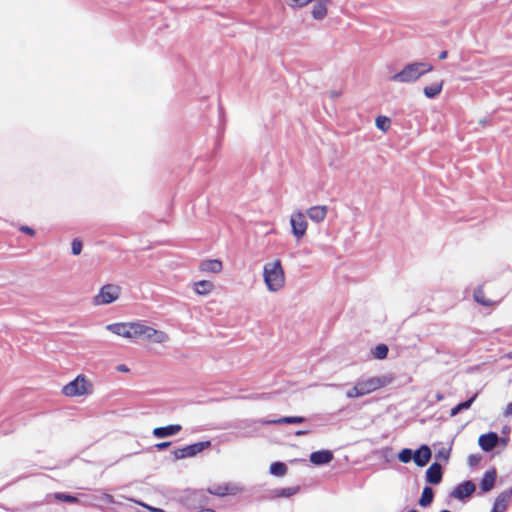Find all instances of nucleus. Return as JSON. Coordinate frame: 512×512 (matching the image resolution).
<instances>
[{
  "instance_id": "obj_22",
  "label": "nucleus",
  "mask_w": 512,
  "mask_h": 512,
  "mask_svg": "<svg viewBox=\"0 0 512 512\" xmlns=\"http://www.w3.org/2000/svg\"><path fill=\"white\" fill-rule=\"evenodd\" d=\"M496 480V472L495 470H489L487 471L481 480L480 487L483 492L490 491L495 484Z\"/></svg>"
},
{
  "instance_id": "obj_14",
  "label": "nucleus",
  "mask_w": 512,
  "mask_h": 512,
  "mask_svg": "<svg viewBox=\"0 0 512 512\" xmlns=\"http://www.w3.org/2000/svg\"><path fill=\"white\" fill-rule=\"evenodd\" d=\"M182 430L179 424H171L164 427H156L152 431V435L157 439L167 438L177 435Z\"/></svg>"
},
{
  "instance_id": "obj_10",
  "label": "nucleus",
  "mask_w": 512,
  "mask_h": 512,
  "mask_svg": "<svg viewBox=\"0 0 512 512\" xmlns=\"http://www.w3.org/2000/svg\"><path fill=\"white\" fill-rule=\"evenodd\" d=\"M290 224L292 227V233L297 239H300L305 235L307 230V221L302 212L297 211L292 213L290 217Z\"/></svg>"
},
{
  "instance_id": "obj_30",
  "label": "nucleus",
  "mask_w": 512,
  "mask_h": 512,
  "mask_svg": "<svg viewBox=\"0 0 512 512\" xmlns=\"http://www.w3.org/2000/svg\"><path fill=\"white\" fill-rule=\"evenodd\" d=\"M375 125L379 130L386 132L390 128L391 121L386 116H378L375 120Z\"/></svg>"
},
{
  "instance_id": "obj_19",
  "label": "nucleus",
  "mask_w": 512,
  "mask_h": 512,
  "mask_svg": "<svg viewBox=\"0 0 512 512\" xmlns=\"http://www.w3.org/2000/svg\"><path fill=\"white\" fill-rule=\"evenodd\" d=\"M333 459V453L329 450H320L312 452L310 454V461L314 465H324L331 462Z\"/></svg>"
},
{
  "instance_id": "obj_18",
  "label": "nucleus",
  "mask_w": 512,
  "mask_h": 512,
  "mask_svg": "<svg viewBox=\"0 0 512 512\" xmlns=\"http://www.w3.org/2000/svg\"><path fill=\"white\" fill-rule=\"evenodd\" d=\"M222 269V262L218 259H206L201 261L199 264V270L206 273L218 274Z\"/></svg>"
},
{
  "instance_id": "obj_3",
  "label": "nucleus",
  "mask_w": 512,
  "mask_h": 512,
  "mask_svg": "<svg viewBox=\"0 0 512 512\" xmlns=\"http://www.w3.org/2000/svg\"><path fill=\"white\" fill-rule=\"evenodd\" d=\"M138 340L165 346L170 342V336L163 330L147 325L145 321L137 320L134 323L133 341Z\"/></svg>"
},
{
  "instance_id": "obj_12",
  "label": "nucleus",
  "mask_w": 512,
  "mask_h": 512,
  "mask_svg": "<svg viewBox=\"0 0 512 512\" xmlns=\"http://www.w3.org/2000/svg\"><path fill=\"white\" fill-rule=\"evenodd\" d=\"M512 499V488L501 492L495 499L491 512H504Z\"/></svg>"
},
{
  "instance_id": "obj_28",
  "label": "nucleus",
  "mask_w": 512,
  "mask_h": 512,
  "mask_svg": "<svg viewBox=\"0 0 512 512\" xmlns=\"http://www.w3.org/2000/svg\"><path fill=\"white\" fill-rule=\"evenodd\" d=\"M269 472L277 477H282L287 473V466L282 462H274L270 465Z\"/></svg>"
},
{
  "instance_id": "obj_24",
  "label": "nucleus",
  "mask_w": 512,
  "mask_h": 512,
  "mask_svg": "<svg viewBox=\"0 0 512 512\" xmlns=\"http://www.w3.org/2000/svg\"><path fill=\"white\" fill-rule=\"evenodd\" d=\"M305 418L300 416H287L275 420L263 421V424H298L304 422Z\"/></svg>"
},
{
  "instance_id": "obj_29",
  "label": "nucleus",
  "mask_w": 512,
  "mask_h": 512,
  "mask_svg": "<svg viewBox=\"0 0 512 512\" xmlns=\"http://www.w3.org/2000/svg\"><path fill=\"white\" fill-rule=\"evenodd\" d=\"M388 347L385 344H379L372 350V355L376 359H385L388 354Z\"/></svg>"
},
{
  "instance_id": "obj_45",
  "label": "nucleus",
  "mask_w": 512,
  "mask_h": 512,
  "mask_svg": "<svg viewBox=\"0 0 512 512\" xmlns=\"http://www.w3.org/2000/svg\"><path fill=\"white\" fill-rule=\"evenodd\" d=\"M479 123H480L481 125H486V124H488V120H487V119H481V120L479 121Z\"/></svg>"
},
{
  "instance_id": "obj_5",
  "label": "nucleus",
  "mask_w": 512,
  "mask_h": 512,
  "mask_svg": "<svg viewBox=\"0 0 512 512\" xmlns=\"http://www.w3.org/2000/svg\"><path fill=\"white\" fill-rule=\"evenodd\" d=\"M91 388L92 385L87 381L85 376L78 375L73 381L62 388V392L68 397H79L90 394Z\"/></svg>"
},
{
  "instance_id": "obj_20",
  "label": "nucleus",
  "mask_w": 512,
  "mask_h": 512,
  "mask_svg": "<svg viewBox=\"0 0 512 512\" xmlns=\"http://www.w3.org/2000/svg\"><path fill=\"white\" fill-rule=\"evenodd\" d=\"M330 0H316L312 7V16L316 20H322L327 15V4Z\"/></svg>"
},
{
  "instance_id": "obj_2",
  "label": "nucleus",
  "mask_w": 512,
  "mask_h": 512,
  "mask_svg": "<svg viewBox=\"0 0 512 512\" xmlns=\"http://www.w3.org/2000/svg\"><path fill=\"white\" fill-rule=\"evenodd\" d=\"M263 281L270 293H277L285 287V272L279 259L263 265Z\"/></svg>"
},
{
  "instance_id": "obj_49",
  "label": "nucleus",
  "mask_w": 512,
  "mask_h": 512,
  "mask_svg": "<svg viewBox=\"0 0 512 512\" xmlns=\"http://www.w3.org/2000/svg\"><path fill=\"white\" fill-rule=\"evenodd\" d=\"M408 512H418V511H417V510H415V509H412V510H410V511H408Z\"/></svg>"
},
{
  "instance_id": "obj_37",
  "label": "nucleus",
  "mask_w": 512,
  "mask_h": 512,
  "mask_svg": "<svg viewBox=\"0 0 512 512\" xmlns=\"http://www.w3.org/2000/svg\"><path fill=\"white\" fill-rule=\"evenodd\" d=\"M504 415L506 417L512 416V403H508L504 409Z\"/></svg>"
},
{
  "instance_id": "obj_13",
  "label": "nucleus",
  "mask_w": 512,
  "mask_h": 512,
  "mask_svg": "<svg viewBox=\"0 0 512 512\" xmlns=\"http://www.w3.org/2000/svg\"><path fill=\"white\" fill-rule=\"evenodd\" d=\"M432 457L431 449L427 445H421L413 452V461L418 467H424Z\"/></svg>"
},
{
  "instance_id": "obj_41",
  "label": "nucleus",
  "mask_w": 512,
  "mask_h": 512,
  "mask_svg": "<svg viewBox=\"0 0 512 512\" xmlns=\"http://www.w3.org/2000/svg\"><path fill=\"white\" fill-rule=\"evenodd\" d=\"M141 505H142L143 507H145V508H147V509L151 510L152 512H163L161 509L153 508V507L148 506V505H146V504H141Z\"/></svg>"
},
{
  "instance_id": "obj_48",
  "label": "nucleus",
  "mask_w": 512,
  "mask_h": 512,
  "mask_svg": "<svg viewBox=\"0 0 512 512\" xmlns=\"http://www.w3.org/2000/svg\"><path fill=\"white\" fill-rule=\"evenodd\" d=\"M507 441H508V439H502V443H503L504 445H506V444H507Z\"/></svg>"
},
{
  "instance_id": "obj_11",
  "label": "nucleus",
  "mask_w": 512,
  "mask_h": 512,
  "mask_svg": "<svg viewBox=\"0 0 512 512\" xmlns=\"http://www.w3.org/2000/svg\"><path fill=\"white\" fill-rule=\"evenodd\" d=\"M476 486L472 481H464L458 484L449 494L453 499L464 501L475 492Z\"/></svg>"
},
{
  "instance_id": "obj_35",
  "label": "nucleus",
  "mask_w": 512,
  "mask_h": 512,
  "mask_svg": "<svg viewBox=\"0 0 512 512\" xmlns=\"http://www.w3.org/2000/svg\"><path fill=\"white\" fill-rule=\"evenodd\" d=\"M170 445H171V442H161V443H157L155 445V448L158 450H164V449L168 448Z\"/></svg>"
},
{
  "instance_id": "obj_7",
  "label": "nucleus",
  "mask_w": 512,
  "mask_h": 512,
  "mask_svg": "<svg viewBox=\"0 0 512 512\" xmlns=\"http://www.w3.org/2000/svg\"><path fill=\"white\" fill-rule=\"evenodd\" d=\"M210 441H202L187 445L182 448H177L173 451L174 458L176 460H181L185 458L195 457L199 453H201L204 449L210 447Z\"/></svg>"
},
{
  "instance_id": "obj_47",
  "label": "nucleus",
  "mask_w": 512,
  "mask_h": 512,
  "mask_svg": "<svg viewBox=\"0 0 512 512\" xmlns=\"http://www.w3.org/2000/svg\"><path fill=\"white\" fill-rule=\"evenodd\" d=\"M331 96H332V97H338V96H339V93H338V92H333V93L331 94Z\"/></svg>"
},
{
  "instance_id": "obj_39",
  "label": "nucleus",
  "mask_w": 512,
  "mask_h": 512,
  "mask_svg": "<svg viewBox=\"0 0 512 512\" xmlns=\"http://www.w3.org/2000/svg\"><path fill=\"white\" fill-rule=\"evenodd\" d=\"M117 371L127 373L129 371V368L126 365L121 364L117 366Z\"/></svg>"
},
{
  "instance_id": "obj_43",
  "label": "nucleus",
  "mask_w": 512,
  "mask_h": 512,
  "mask_svg": "<svg viewBox=\"0 0 512 512\" xmlns=\"http://www.w3.org/2000/svg\"><path fill=\"white\" fill-rule=\"evenodd\" d=\"M447 55H448L447 51H443V52L440 53L439 58L440 59H445L447 57Z\"/></svg>"
},
{
  "instance_id": "obj_8",
  "label": "nucleus",
  "mask_w": 512,
  "mask_h": 512,
  "mask_svg": "<svg viewBox=\"0 0 512 512\" xmlns=\"http://www.w3.org/2000/svg\"><path fill=\"white\" fill-rule=\"evenodd\" d=\"M134 323L135 321L112 323L108 324L106 329L117 336L133 341Z\"/></svg>"
},
{
  "instance_id": "obj_6",
  "label": "nucleus",
  "mask_w": 512,
  "mask_h": 512,
  "mask_svg": "<svg viewBox=\"0 0 512 512\" xmlns=\"http://www.w3.org/2000/svg\"><path fill=\"white\" fill-rule=\"evenodd\" d=\"M121 294V287L116 284H105L99 292L93 297V304L108 305L115 302Z\"/></svg>"
},
{
  "instance_id": "obj_31",
  "label": "nucleus",
  "mask_w": 512,
  "mask_h": 512,
  "mask_svg": "<svg viewBox=\"0 0 512 512\" xmlns=\"http://www.w3.org/2000/svg\"><path fill=\"white\" fill-rule=\"evenodd\" d=\"M398 460L401 463H409L411 460H413V451L409 448H404L398 453Z\"/></svg>"
},
{
  "instance_id": "obj_26",
  "label": "nucleus",
  "mask_w": 512,
  "mask_h": 512,
  "mask_svg": "<svg viewBox=\"0 0 512 512\" xmlns=\"http://www.w3.org/2000/svg\"><path fill=\"white\" fill-rule=\"evenodd\" d=\"M473 298L478 304L485 306V307H490L495 304L494 301L485 297L484 291L481 287H478L474 290Z\"/></svg>"
},
{
  "instance_id": "obj_25",
  "label": "nucleus",
  "mask_w": 512,
  "mask_h": 512,
  "mask_svg": "<svg viewBox=\"0 0 512 512\" xmlns=\"http://www.w3.org/2000/svg\"><path fill=\"white\" fill-rule=\"evenodd\" d=\"M299 492L298 487H287V488H278L273 490L272 496L274 498H289Z\"/></svg>"
},
{
  "instance_id": "obj_33",
  "label": "nucleus",
  "mask_w": 512,
  "mask_h": 512,
  "mask_svg": "<svg viewBox=\"0 0 512 512\" xmlns=\"http://www.w3.org/2000/svg\"><path fill=\"white\" fill-rule=\"evenodd\" d=\"M71 251L73 255H79L82 251V242L78 239H74L71 243Z\"/></svg>"
},
{
  "instance_id": "obj_50",
  "label": "nucleus",
  "mask_w": 512,
  "mask_h": 512,
  "mask_svg": "<svg viewBox=\"0 0 512 512\" xmlns=\"http://www.w3.org/2000/svg\"><path fill=\"white\" fill-rule=\"evenodd\" d=\"M440 512H451V511H449V510H442V511H440Z\"/></svg>"
},
{
  "instance_id": "obj_1",
  "label": "nucleus",
  "mask_w": 512,
  "mask_h": 512,
  "mask_svg": "<svg viewBox=\"0 0 512 512\" xmlns=\"http://www.w3.org/2000/svg\"><path fill=\"white\" fill-rule=\"evenodd\" d=\"M394 380L391 374L373 376L368 378H359L354 386L346 391V397L349 399L360 398L368 395L378 389L388 386Z\"/></svg>"
},
{
  "instance_id": "obj_27",
  "label": "nucleus",
  "mask_w": 512,
  "mask_h": 512,
  "mask_svg": "<svg viewBox=\"0 0 512 512\" xmlns=\"http://www.w3.org/2000/svg\"><path fill=\"white\" fill-rule=\"evenodd\" d=\"M433 497H434L433 489L429 486L424 487L421 497L419 499V505L422 507L429 506L433 501Z\"/></svg>"
},
{
  "instance_id": "obj_38",
  "label": "nucleus",
  "mask_w": 512,
  "mask_h": 512,
  "mask_svg": "<svg viewBox=\"0 0 512 512\" xmlns=\"http://www.w3.org/2000/svg\"><path fill=\"white\" fill-rule=\"evenodd\" d=\"M459 412H461V409L459 408V405H456L455 407H453L450 411V416L451 417H454L456 416Z\"/></svg>"
},
{
  "instance_id": "obj_34",
  "label": "nucleus",
  "mask_w": 512,
  "mask_h": 512,
  "mask_svg": "<svg viewBox=\"0 0 512 512\" xmlns=\"http://www.w3.org/2000/svg\"><path fill=\"white\" fill-rule=\"evenodd\" d=\"M476 397H477V394H474L467 401L459 403L458 405H459V408L461 409V411L469 409L471 407V405L473 404V402L475 401Z\"/></svg>"
},
{
  "instance_id": "obj_40",
  "label": "nucleus",
  "mask_w": 512,
  "mask_h": 512,
  "mask_svg": "<svg viewBox=\"0 0 512 512\" xmlns=\"http://www.w3.org/2000/svg\"><path fill=\"white\" fill-rule=\"evenodd\" d=\"M103 499L107 502V503H113V496L110 495V494H104L103 495Z\"/></svg>"
},
{
  "instance_id": "obj_15",
  "label": "nucleus",
  "mask_w": 512,
  "mask_h": 512,
  "mask_svg": "<svg viewBox=\"0 0 512 512\" xmlns=\"http://www.w3.org/2000/svg\"><path fill=\"white\" fill-rule=\"evenodd\" d=\"M443 472L439 463L435 462L429 466L425 473L426 482L437 485L442 481Z\"/></svg>"
},
{
  "instance_id": "obj_9",
  "label": "nucleus",
  "mask_w": 512,
  "mask_h": 512,
  "mask_svg": "<svg viewBox=\"0 0 512 512\" xmlns=\"http://www.w3.org/2000/svg\"><path fill=\"white\" fill-rule=\"evenodd\" d=\"M242 488L236 483L213 484L207 488V492L215 496L236 495Z\"/></svg>"
},
{
  "instance_id": "obj_16",
  "label": "nucleus",
  "mask_w": 512,
  "mask_h": 512,
  "mask_svg": "<svg viewBox=\"0 0 512 512\" xmlns=\"http://www.w3.org/2000/svg\"><path fill=\"white\" fill-rule=\"evenodd\" d=\"M498 442L499 437L493 432L483 434L478 439L479 446L486 452L493 450L497 446Z\"/></svg>"
},
{
  "instance_id": "obj_46",
  "label": "nucleus",
  "mask_w": 512,
  "mask_h": 512,
  "mask_svg": "<svg viewBox=\"0 0 512 512\" xmlns=\"http://www.w3.org/2000/svg\"><path fill=\"white\" fill-rule=\"evenodd\" d=\"M306 433H307V431H297V432H296V435H304V434H306Z\"/></svg>"
},
{
  "instance_id": "obj_23",
  "label": "nucleus",
  "mask_w": 512,
  "mask_h": 512,
  "mask_svg": "<svg viewBox=\"0 0 512 512\" xmlns=\"http://www.w3.org/2000/svg\"><path fill=\"white\" fill-rule=\"evenodd\" d=\"M442 89L443 81L435 82L429 86H425L423 89V93L427 98L433 99L441 93Z\"/></svg>"
},
{
  "instance_id": "obj_44",
  "label": "nucleus",
  "mask_w": 512,
  "mask_h": 512,
  "mask_svg": "<svg viewBox=\"0 0 512 512\" xmlns=\"http://www.w3.org/2000/svg\"><path fill=\"white\" fill-rule=\"evenodd\" d=\"M443 398H444V397H443V395H442V394H437V395H436V400H437V401H442V400H443Z\"/></svg>"
},
{
  "instance_id": "obj_42",
  "label": "nucleus",
  "mask_w": 512,
  "mask_h": 512,
  "mask_svg": "<svg viewBox=\"0 0 512 512\" xmlns=\"http://www.w3.org/2000/svg\"><path fill=\"white\" fill-rule=\"evenodd\" d=\"M477 461H478V458H477L476 456L471 455V456L469 457V463H470V465H473V464H474V463H476Z\"/></svg>"
},
{
  "instance_id": "obj_36",
  "label": "nucleus",
  "mask_w": 512,
  "mask_h": 512,
  "mask_svg": "<svg viewBox=\"0 0 512 512\" xmlns=\"http://www.w3.org/2000/svg\"><path fill=\"white\" fill-rule=\"evenodd\" d=\"M20 230H21L22 232H24V233L28 234V235H31V236H33V235L35 234V231H34L32 228L28 227V226H22V227L20 228Z\"/></svg>"
},
{
  "instance_id": "obj_4",
  "label": "nucleus",
  "mask_w": 512,
  "mask_h": 512,
  "mask_svg": "<svg viewBox=\"0 0 512 512\" xmlns=\"http://www.w3.org/2000/svg\"><path fill=\"white\" fill-rule=\"evenodd\" d=\"M432 70L433 66L428 62H412L391 76L390 80L395 83H414Z\"/></svg>"
},
{
  "instance_id": "obj_17",
  "label": "nucleus",
  "mask_w": 512,
  "mask_h": 512,
  "mask_svg": "<svg viewBox=\"0 0 512 512\" xmlns=\"http://www.w3.org/2000/svg\"><path fill=\"white\" fill-rule=\"evenodd\" d=\"M327 212L328 207L326 205H316L310 207L306 213L311 221L321 223L325 220Z\"/></svg>"
},
{
  "instance_id": "obj_21",
  "label": "nucleus",
  "mask_w": 512,
  "mask_h": 512,
  "mask_svg": "<svg viewBox=\"0 0 512 512\" xmlns=\"http://www.w3.org/2000/svg\"><path fill=\"white\" fill-rule=\"evenodd\" d=\"M193 290L200 296H206L214 290V284L208 280L197 281L193 283Z\"/></svg>"
},
{
  "instance_id": "obj_32",
  "label": "nucleus",
  "mask_w": 512,
  "mask_h": 512,
  "mask_svg": "<svg viewBox=\"0 0 512 512\" xmlns=\"http://www.w3.org/2000/svg\"><path fill=\"white\" fill-rule=\"evenodd\" d=\"M53 498L58 501L67 502V503H77L78 502L77 497L69 495V494L61 493V492L54 493Z\"/></svg>"
}]
</instances>
